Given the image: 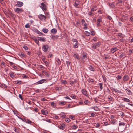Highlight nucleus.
<instances>
[{
    "label": "nucleus",
    "mask_w": 133,
    "mask_h": 133,
    "mask_svg": "<svg viewBox=\"0 0 133 133\" xmlns=\"http://www.w3.org/2000/svg\"><path fill=\"white\" fill-rule=\"evenodd\" d=\"M33 40L38 45L39 43V39L37 40L36 38H33Z\"/></svg>",
    "instance_id": "22"
},
{
    "label": "nucleus",
    "mask_w": 133,
    "mask_h": 133,
    "mask_svg": "<svg viewBox=\"0 0 133 133\" xmlns=\"http://www.w3.org/2000/svg\"><path fill=\"white\" fill-rule=\"evenodd\" d=\"M53 56V55L49 53L48 55V58H51Z\"/></svg>",
    "instance_id": "47"
},
{
    "label": "nucleus",
    "mask_w": 133,
    "mask_h": 133,
    "mask_svg": "<svg viewBox=\"0 0 133 133\" xmlns=\"http://www.w3.org/2000/svg\"><path fill=\"white\" fill-rule=\"evenodd\" d=\"M72 41L73 42H75L76 43L78 42V41L76 39H73Z\"/></svg>",
    "instance_id": "52"
},
{
    "label": "nucleus",
    "mask_w": 133,
    "mask_h": 133,
    "mask_svg": "<svg viewBox=\"0 0 133 133\" xmlns=\"http://www.w3.org/2000/svg\"><path fill=\"white\" fill-rule=\"evenodd\" d=\"M41 111V113L43 115H47L48 114L47 111L45 109H42Z\"/></svg>",
    "instance_id": "8"
},
{
    "label": "nucleus",
    "mask_w": 133,
    "mask_h": 133,
    "mask_svg": "<svg viewBox=\"0 0 133 133\" xmlns=\"http://www.w3.org/2000/svg\"><path fill=\"white\" fill-rule=\"evenodd\" d=\"M51 32L53 34H55L57 32V30L55 28H53L51 30Z\"/></svg>",
    "instance_id": "16"
},
{
    "label": "nucleus",
    "mask_w": 133,
    "mask_h": 133,
    "mask_svg": "<svg viewBox=\"0 0 133 133\" xmlns=\"http://www.w3.org/2000/svg\"><path fill=\"white\" fill-rule=\"evenodd\" d=\"M100 124L99 123H97L96 124V127L97 128H99V127Z\"/></svg>",
    "instance_id": "56"
},
{
    "label": "nucleus",
    "mask_w": 133,
    "mask_h": 133,
    "mask_svg": "<svg viewBox=\"0 0 133 133\" xmlns=\"http://www.w3.org/2000/svg\"><path fill=\"white\" fill-rule=\"evenodd\" d=\"M20 56L21 57H24V54L22 52H21L19 54Z\"/></svg>",
    "instance_id": "42"
},
{
    "label": "nucleus",
    "mask_w": 133,
    "mask_h": 133,
    "mask_svg": "<svg viewBox=\"0 0 133 133\" xmlns=\"http://www.w3.org/2000/svg\"><path fill=\"white\" fill-rule=\"evenodd\" d=\"M58 36L56 35H52L51 37V39L54 41L57 39H58Z\"/></svg>",
    "instance_id": "9"
},
{
    "label": "nucleus",
    "mask_w": 133,
    "mask_h": 133,
    "mask_svg": "<svg viewBox=\"0 0 133 133\" xmlns=\"http://www.w3.org/2000/svg\"><path fill=\"white\" fill-rule=\"evenodd\" d=\"M81 92L84 95H85L86 96H87V92L86 90L82 89L81 90Z\"/></svg>",
    "instance_id": "11"
},
{
    "label": "nucleus",
    "mask_w": 133,
    "mask_h": 133,
    "mask_svg": "<svg viewBox=\"0 0 133 133\" xmlns=\"http://www.w3.org/2000/svg\"><path fill=\"white\" fill-rule=\"evenodd\" d=\"M118 35L120 37H122V34L121 33H118Z\"/></svg>",
    "instance_id": "59"
},
{
    "label": "nucleus",
    "mask_w": 133,
    "mask_h": 133,
    "mask_svg": "<svg viewBox=\"0 0 133 133\" xmlns=\"http://www.w3.org/2000/svg\"><path fill=\"white\" fill-rule=\"evenodd\" d=\"M48 48L49 46L47 45H43L42 47L43 50L44 52L47 51Z\"/></svg>",
    "instance_id": "3"
},
{
    "label": "nucleus",
    "mask_w": 133,
    "mask_h": 133,
    "mask_svg": "<svg viewBox=\"0 0 133 133\" xmlns=\"http://www.w3.org/2000/svg\"><path fill=\"white\" fill-rule=\"evenodd\" d=\"M31 121L29 120H28V119L27 121H26V122H25L27 123H28V124H31Z\"/></svg>",
    "instance_id": "43"
},
{
    "label": "nucleus",
    "mask_w": 133,
    "mask_h": 133,
    "mask_svg": "<svg viewBox=\"0 0 133 133\" xmlns=\"http://www.w3.org/2000/svg\"><path fill=\"white\" fill-rule=\"evenodd\" d=\"M0 3L3 5L4 4V2L3 0H0Z\"/></svg>",
    "instance_id": "40"
},
{
    "label": "nucleus",
    "mask_w": 133,
    "mask_h": 133,
    "mask_svg": "<svg viewBox=\"0 0 133 133\" xmlns=\"http://www.w3.org/2000/svg\"><path fill=\"white\" fill-rule=\"evenodd\" d=\"M102 21V20L100 18L98 19L97 21V23L100 24V23Z\"/></svg>",
    "instance_id": "46"
},
{
    "label": "nucleus",
    "mask_w": 133,
    "mask_h": 133,
    "mask_svg": "<svg viewBox=\"0 0 133 133\" xmlns=\"http://www.w3.org/2000/svg\"><path fill=\"white\" fill-rule=\"evenodd\" d=\"M59 105H61L62 106L65 104L66 102L64 101H62L59 103Z\"/></svg>",
    "instance_id": "27"
},
{
    "label": "nucleus",
    "mask_w": 133,
    "mask_h": 133,
    "mask_svg": "<svg viewBox=\"0 0 133 133\" xmlns=\"http://www.w3.org/2000/svg\"><path fill=\"white\" fill-rule=\"evenodd\" d=\"M71 128H72L73 129L75 130L77 128V127L76 125H73L72 126Z\"/></svg>",
    "instance_id": "38"
},
{
    "label": "nucleus",
    "mask_w": 133,
    "mask_h": 133,
    "mask_svg": "<svg viewBox=\"0 0 133 133\" xmlns=\"http://www.w3.org/2000/svg\"><path fill=\"white\" fill-rule=\"evenodd\" d=\"M69 117L72 119H73L75 118L74 116L72 115L70 116Z\"/></svg>",
    "instance_id": "51"
},
{
    "label": "nucleus",
    "mask_w": 133,
    "mask_h": 133,
    "mask_svg": "<svg viewBox=\"0 0 133 133\" xmlns=\"http://www.w3.org/2000/svg\"><path fill=\"white\" fill-rule=\"evenodd\" d=\"M43 62L45 63V65L46 66L48 65H49V63H48V62L47 61H43Z\"/></svg>",
    "instance_id": "45"
},
{
    "label": "nucleus",
    "mask_w": 133,
    "mask_h": 133,
    "mask_svg": "<svg viewBox=\"0 0 133 133\" xmlns=\"http://www.w3.org/2000/svg\"><path fill=\"white\" fill-rule=\"evenodd\" d=\"M75 82V81H70V83L71 84H72L74 83V82Z\"/></svg>",
    "instance_id": "62"
},
{
    "label": "nucleus",
    "mask_w": 133,
    "mask_h": 133,
    "mask_svg": "<svg viewBox=\"0 0 133 133\" xmlns=\"http://www.w3.org/2000/svg\"><path fill=\"white\" fill-rule=\"evenodd\" d=\"M111 123L113 124H115V123L116 122V121L115 119H112L111 121Z\"/></svg>",
    "instance_id": "32"
},
{
    "label": "nucleus",
    "mask_w": 133,
    "mask_h": 133,
    "mask_svg": "<svg viewBox=\"0 0 133 133\" xmlns=\"http://www.w3.org/2000/svg\"><path fill=\"white\" fill-rule=\"evenodd\" d=\"M85 34L87 36H89L90 35V33L86 31L85 32Z\"/></svg>",
    "instance_id": "33"
},
{
    "label": "nucleus",
    "mask_w": 133,
    "mask_h": 133,
    "mask_svg": "<svg viewBox=\"0 0 133 133\" xmlns=\"http://www.w3.org/2000/svg\"><path fill=\"white\" fill-rule=\"evenodd\" d=\"M77 54H74L73 56L75 58H76L77 59L79 60L80 58L79 57H78Z\"/></svg>",
    "instance_id": "18"
},
{
    "label": "nucleus",
    "mask_w": 133,
    "mask_h": 133,
    "mask_svg": "<svg viewBox=\"0 0 133 133\" xmlns=\"http://www.w3.org/2000/svg\"><path fill=\"white\" fill-rule=\"evenodd\" d=\"M22 77L23 78H28V76L26 75H24L22 76Z\"/></svg>",
    "instance_id": "50"
},
{
    "label": "nucleus",
    "mask_w": 133,
    "mask_h": 133,
    "mask_svg": "<svg viewBox=\"0 0 133 133\" xmlns=\"http://www.w3.org/2000/svg\"><path fill=\"white\" fill-rule=\"evenodd\" d=\"M65 126V124H61V125L59 126V128L63 130L64 129Z\"/></svg>",
    "instance_id": "19"
},
{
    "label": "nucleus",
    "mask_w": 133,
    "mask_h": 133,
    "mask_svg": "<svg viewBox=\"0 0 133 133\" xmlns=\"http://www.w3.org/2000/svg\"><path fill=\"white\" fill-rule=\"evenodd\" d=\"M34 111L35 112H37L38 111V109L37 108H35L34 109Z\"/></svg>",
    "instance_id": "55"
},
{
    "label": "nucleus",
    "mask_w": 133,
    "mask_h": 133,
    "mask_svg": "<svg viewBox=\"0 0 133 133\" xmlns=\"http://www.w3.org/2000/svg\"><path fill=\"white\" fill-rule=\"evenodd\" d=\"M37 38H39V40L40 41L44 42L45 41V37H38Z\"/></svg>",
    "instance_id": "15"
},
{
    "label": "nucleus",
    "mask_w": 133,
    "mask_h": 133,
    "mask_svg": "<svg viewBox=\"0 0 133 133\" xmlns=\"http://www.w3.org/2000/svg\"><path fill=\"white\" fill-rule=\"evenodd\" d=\"M43 72L44 73V74L48 77H49L50 76V74L49 73L46 71H43Z\"/></svg>",
    "instance_id": "28"
},
{
    "label": "nucleus",
    "mask_w": 133,
    "mask_h": 133,
    "mask_svg": "<svg viewBox=\"0 0 133 133\" xmlns=\"http://www.w3.org/2000/svg\"><path fill=\"white\" fill-rule=\"evenodd\" d=\"M36 32L37 34H39V35H40V34H41V35H44L43 34L41 33V32H40L38 30H37L36 31Z\"/></svg>",
    "instance_id": "44"
},
{
    "label": "nucleus",
    "mask_w": 133,
    "mask_h": 133,
    "mask_svg": "<svg viewBox=\"0 0 133 133\" xmlns=\"http://www.w3.org/2000/svg\"><path fill=\"white\" fill-rule=\"evenodd\" d=\"M114 116L113 115H111L110 116V117L112 119H114Z\"/></svg>",
    "instance_id": "60"
},
{
    "label": "nucleus",
    "mask_w": 133,
    "mask_h": 133,
    "mask_svg": "<svg viewBox=\"0 0 133 133\" xmlns=\"http://www.w3.org/2000/svg\"><path fill=\"white\" fill-rule=\"evenodd\" d=\"M123 80L124 81H127L129 79V77L127 75H125L123 78Z\"/></svg>",
    "instance_id": "12"
},
{
    "label": "nucleus",
    "mask_w": 133,
    "mask_h": 133,
    "mask_svg": "<svg viewBox=\"0 0 133 133\" xmlns=\"http://www.w3.org/2000/svg\"><path fill=\"white\" fill-rule=\"evenodd\" d=\"M44 81H46V80L45 79H42L41 80L37 82V84H41L44 82Z\"/></svg>",
    "instance_id": "10"
},
{
    "label": "nucleus",
    "mask_w": 133,
    "mask_h": 133,
    "mask_svg": "<svg viewBox=\"0 0 133 133\" xmlns=\"http://www.w3.org/2000/svg\"><path fill=\"white\" fill-rule=\"evenodd\" d=\"M21 82H21V81H18L17 82L16 84H21Z\"/></svg>",
    "instance_id": "53"
},
{
    "label": "nucleus",
    "mask_w": 133,
    "mask_h": 133,
    "mask_svg": "<svg viewBox=\"0 0 133 133\" xmlns=\"http://www.w3.org/2000/svg\"><path fill=\"white\" fill-rule=\"evenodd\" d=\"M107 18H108L109 20H111L112 19L111 17L110 16H107Z\"/></svg>",
    "instance_id": "57"
},
{
    "label": "nucleus",
    "mask_w": 133,
    "mask_h": 133,
    "mask_svg": "<svg viewBox=\"0 0 133 133\" xmlns=\"http://www.w3.org/2000/svg\"><path fill=\"white\" fill-rule=\"evenodd\" d=\"M42 31L43 32L45 33H47L48 31V30L46 28L43 29Z\"/></svg>",
    "instance_id": "21"
},
{
    "label": "nucleus",
    "mask_w": 133,
    "mask_h": 133,
    "mask_svg": "<svg viewBox=\"0 0 133 133\" xmlns=\"http://www.w3.org/2000/svg\"><path fill=\"white\" fill-rule=\"evenodd\" d=\"M70 119L68 118H67L65 120V121L67 122H69L70 121Z\"/></svg>",
    "instance_id": "63"
},
{
    "label": "nucleus",
    "mask_w": 133,
    "mask_h": 133,
    "mask_svg": "<svg viewBox=\"0 0 133 133\" xmlns=\"http://www.w3.org/2000/svg\"><path fill=\"white\" fill-rule=\"evenodd\" d=\"M23 4L22 2H20L19 1H18L17 2V4L16 5L19 7H21L23 5Z\"/></svg>",
    "instance_id": "5"
},
{
    "label": "nucleus",
    "mask_w": 133,
    "mask_h": 133,
    "mask_svg": "<svg viewBox=\"0 0 133 133\" xmlns=\"http://www.w3.org/2000/svg\"><path fill=\"white\" fill-rule=\"evenodd\" d=\"M79 4V2L78 1H75V3L74 6L76 7H77Z\"/></svg>",
    "instance_id": "14"
},
{
    "label": "nucleus",
    "mask_w": 133,
    "mask_h": 133,
    "mask_svg": "<svg viewBox=\"0 0 133 133\" xmlns=\"http://www.w3.org/2000/svg\"><path fill=\"white\" fill-rule=\"evenodd\" d=\"M129 53H133V49H129Z\"/></svg>",
    "instance_id": "49"
},
{
    "label": "nucleus",
    "mask_w": 133,
    "mask_h": 133,
    "mask_svg": "<svg viewBox=\"0 0 133 133\" xmlns=\"http://www.w3.org/2000/svg\"><path fill=\"white\" fill-rule=\"evenodd\" d=\"M25 27L26 28H28L30 27V25L29 23H27L25 26Z\"/></svg>",
    "instance_id": "48"
},
{
    "label": "nucleus",
    "mask_w": 133,
    "mask_h": 133,
    "mask_svg": "<svg viewBox=\"0 0 133 133\" xmlns=\"http://www.w3.org/2000/svg\"><path fill=\"white\" fill-rule=\"evenodd\" d=\"M118 50V49H117V48L115 47L111 49L110 50L112 52L114 53Z\"/></svg>",
    "instance_id": "13"
},
{
    "label": "nucleus",
    "mask_w": 133,
    "mask_h": 133,
    "mask_svg": "<svg viewBox=\"0 0 133 133\" xmlns=\"http://www.w3.org/2000/svg\"><path fill=\"white\" fill-rule=\"evenodd\" d=\"M56 60L57 63H58L59 65H60L61 64V62L60 60L59 59V58H56Z\"/></svg>",
    "instance_id": "24"
},
{
    "label": "nucleus",
    "mask_w": 133,
    "mask_h": 133,
    "mask_svg": "<svg viewBox=\"0 0 133 133\" xmlns=\"http://www.w3.org/2000/svg\"><path fill=\"white\" fill-rule=\"evenodd\" d=\"M108 4L109 6L110 7H111L112 8H114L115 7V5L113 3H108Z\"/></svg>",
    "instance_id": "20"
},
{
    "label": "nucleus",
    "mask_w": 133,
    "mask_h": 133,
    "mask_svg": "<svg viewBox=\"0 0 133 133\" xmlns=\"http://www.w3.org/2000/svg\"><path fill=\"white\" fill-rule=\"evenodd\" d=\"M15 11L17 13H19L23 11V10L22 9H21L18 8H16L15 9Z\"/></svg>",
    "instance_id": "4"
},
{
    "label": "nucleus",
    "mask_w": 133,
    "mask_h": 133,
    "mask_svg": "<svg viewBox=\"0 0 133 133\" xmlns=\"http://www.w3.org/2000/svg\"><path fill=\"white\" fill-rule=\"evenodd\" d=\"M41 7L43 10H46V6L45 4L43 3H41Z\"/></svg>",
    "instance_id": "7"
},
{
    "label": "nucleus",
    "mask_w": 133,
    "mask_h": 133,
    "mask_svg": "<svg viewBox=\"0 0 133 133\" xmlns=\"http://www.w3.org/2000/svg\"><path fill=\"white\" fill-rule=\"evenodd\" d=\"M117 77L118 79L119 80L120 79L122 78L121 77V76H119V75H118L117 76Z\"/></svg>",
    "instance_id": "64"
},
{
    "label": "nucleus",
    "mask_w": 133,
    "mask_h": 133,
    "mask_svg": "<svg viewBox=\"0 0 133 133\" xmlns=\"http://www.w3.org/2000/svg\"><path fill=\"white\" fill-rule=\"evenodd\" d=\"M124 114L122 112H120L119 113V115L122 116H124Z\"/></svg>",
    "instance_id": "41"
},
{
    "label": "nucleus",
    "mask_w": 133,
    "mask_h": 133,
    "mask_svg": "<svg viewBox=\"0 0 133 133\" xmlns=\"http://www.w3.org/2000/svg\"><path fill=\"white\" fill-rule=\"evenodd\" d=\"M125 90H126L129 93L128 94L129 95H131L132 94V92H131L130 90L128 88H127V89H125Z\"/></svg>",
    "instance_id": "31"
},
{
    "label": "nucleus",
    "mask_w": 133,
    "mask_h": 133,
    "mask_svg": "<svg viewBox=\"0 0 133 133\" xmlns=\"http://www.w3.org/2000/svg\"><path fill=\"white\" fill-rule=\"evenodd\" d=\"M81 22L82 23V24L83 25H87L86 23H85V21L83 19H82L81 20Z\"/></svg>",
    "instance_id": "25"
},
{
    "label": "nucleus",
    "mask_w": 133,
    "mask_h": 133,
    "mask_svg": "<svg viewBox=\"0 0 133 133\" xmlns=\"http://www.w3.org/2000/svg\"><path fill=\"white\" fill-rule=\"evenodd\" d=\"M66 63L67 66L68 67V66L70 65V63L68 61H66Z\"/></svg>",
    "instance_id": "54"
},
{
    "label": "nucleus",
    "mask_w": 133,
    "mask_h": 133,
    "mask_svg": "<svg viewBox=\"0 0 133 133\" xmlns=\"http://www.w3.org/2000/svg\"><path fill=\"white\" fill-rule=\"evenodd\" d=\"M114 91L115 92H117V93H121L120 91L117 90L116 89H114Z\"/></svg>",
    "instance_id": "37"
},
{
    "label": "nucleus",
    "mask_w": 133,
    "mask_h": 133,
    "mask_svg": "<svg viewBox=\"0 0 133 133\" xmlns=\"http://www.w3.org/2000/svg\"><path fill=\"white\" fill-rule=\"evenodd\" d=\"M84 102L85 104H87L88 103V100H86L84 101Z\"/></svg>",
    "instance_id": "61"
},
{
    "label": "nucleus",
    "mask_w": 133,
    "mask_h": 133,
    "mask_svg": "<svg viewBox=\"0 0 133 133\" xmlns=\"http://www.w3.org/2000/svg\"><path fill=\"white\" fill-rule=\"evenodd\" d=\"M96 9H95V8H92L91 10V12L94 11H96Z\"/></svg>",
    "instance_id": "58"
},
{
    "label": "nucleus",
    "mask_w": 133,
    "mask_h": 133,
    "mask_svg": "<svg viewBox=\"0 0 133 133\" xmlns=\"http://www.w3.org/2000/svg\"><path fill=\"white\" fill-rule=\"evenodd\" d=\"M43 120L49 123L51 122L50 119H46Z\"/></svg>",
    "instance_id": "39"
},
{
    "label": "nucleus",
    "mask_w": 133,
    "mask_h": 133,
    "mask_svg": "<svg viewBox=\"0 0 133 133\" xmlns=\"http://www.w3.org/2000/svg\"><path fill=\"white\" fill-rule=\"evenodd\" d=\"M101 43L100 42H97L94 44L92 46V48L93 49H95L96 48L98 47L100 45Z\"/></svg>",
    "instance_id": "1"
},
{
    "label": "nucleus",
    "mask_w": 133,
    "mask_h": 133,
    "mask_svg": "<svg viewBox=\"0 0 133 133\" xmlns=\"http://www.w3.org/2000/svg\"><path fill=\"white\" fill-rule=\"evenodd\" d=\"M125 125V123L124 122H121L119 123V126H124Z\"/></svg>",
    "instance_id": "35"
},
{
    "label": "nucleus",
    "mask_w": 133,
    "mask_h": 133,
    "mask_svg": "<svg viewBox=\"0 0 133 133\" xmlns=\"http://www.w3.org/2000/svg\"><path fill=\"white\" fill-rule=\"evenodd\" d=\"M93 108L96 111L100 110L99 108L97 106L94 107Z\"/></svg>",
    "instance_id": "23"
},
{
    "label": "nucleus",
    "mask_w": 133,
    "mask_h": 133,
    "mask_svg": "<svg viewBox=\"0 0 133 133\" xmlns=\"http://www.w3.org/2000/svg\"><path fill=\"white\" fill-rule=\"evenodd\" d=\"M87 59V56L85 54H83L82 56L81 57V61L83 63Z\"/></svg>",
    "instance_id": "2"
},
{
    "label": "nucleus",
    "mask_w": 133,
    "mask_h": 133,
    "mask_svg": "<svg viewBox=\"0 0 133 133\" xmlns=\"http://www.w3.org/2000/svg\"><path fill=\"white\" fill-rule=\"evenodd\" d=\"M102 85L103 84L102 83H99V85L100 86V88L101 89L100 90H101L103 88Z\"/></svg>",
    "instance_id": "34"
},
{
    "label": "nucleus",
    "mask_w": 133,
    "mask_h": 133,
    "mask_svg": "<svg viewBox=\"0 0 133 133\" xmlns=\"http://www.w3.org/2000/svg\"><path fill=\"white\" fill-rule=\"evenodd\" d=\"M89 69L91 71H94L95 70L94 67L92 66H90L89 67Z\"/></svg>",
    "instance_id": "29"
},
{
    "label": "nucleus",
    "mask_w": 133,
    "mask_h": 133,
    "mask_svg": "<svg viewBox=\"0 0 133 133\" xmlns=\"http://www.w3.org/2000/svg\"><path fill=\"white\" fill-rule=\"evenodd\" d=\"M38 17L41 20H42L46 18V17L45 16L42 14L39 15L38 16Z\"/></svg>",
    "instance_id": "6"
},
{
    "label": "nucleus",
    "mask_w": 133,
    "mask_h": 133,
    "mask_svg": "<svg viewBox=\"0 0 133 133\" xmlns=\"http://www.w3.org/2000/svg\"><path fill=\"white\" fill-rule=\"evenodd\" d=\"M10 77L12 78L14 77V73H11L10 74Z\"/></svg>",
    "instance_id": "36"
},
{
    "label": "nucleus",
    "mask_w": 133,
    "mask_h": 133,
    "mask_svg": "<svg viewBox=\"0 0 133 133\" xmlns=\"http://www.w3.org/2000/svg\"><path fill=\"white\" fill-rule=\"evenodd\" d=\"M122 100L124 101L127 102H130V100L129 99L125 97L122 98Z\"/></svg>",
    "instance_id": "17"
},
{
    "label": "nucleus",
    "mask_w": 133,
    "mask_h": 133,
    "mask_svg": "<svg viewBox=\"0 0 133 133\" xmlns=\"http://www.w3.org/2000/svg\"><path fill=\"white\" fill-rule=\"evenodd\" d=\"M51 105L52 107H56V105L54 102H52L51 103Z\"/></svg>",
    "instance_id": "30"
},
{
    "label": "nucleus",
    "mask_w": 133,
    "mask_h": 133,
    "mask_svg": "<svg viewBox=\"0 0 133 133\" xmlns=\"http://www.w3.org/2000/svg\"><path fill=\"white\" fill-rule=\"evenodd\" d=\"M78 46V42L76 43L75 44L73 45V47L74 48H77Z\"/></svg>",
    "instance_id": "26"
}]
</instances>
